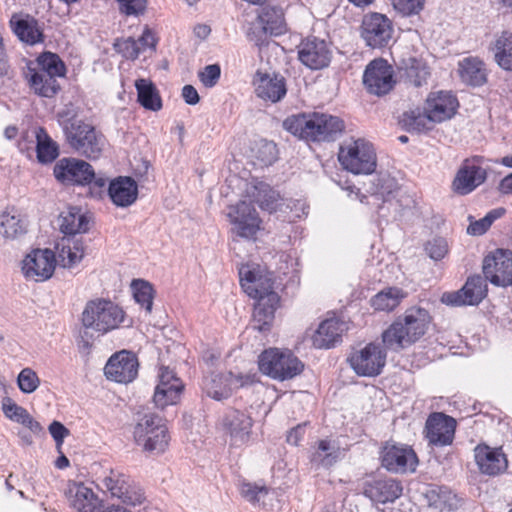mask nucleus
Wrapping results in <instances>:
<instances>
[{
	"label": "nucleus",
	"mask_w": 512,
	"mask_h": 512,
	"mask_svg": "<svg viewBox=\"0 0 512 512\" xmlns=\"http://www.w3.org/2000/svg\"><path fill=\"white\" fill-rule=\"evenodd\" d=\"M239 277L243 291L256 301L251 327L261 333L269 332L280 302L279 295L274 291L272 274L247 265L240 268Z\"/></svg>",
	"instance_id": "obj_1"
},
{
	"label": "nucleus",
	"mask_w": 512,
	"mask_h": 512,
	"mask_svg": "<svg viewBox=\"0 0 512 512\" xmlns=\"http://www.w3.org/2000/svg\"><path fill=\"white\" fill-rule=\"evenodd\" d=\"M432 322L429 311L420 306L407 308L382 333V341L387 349L400 351L422 338Z\"/></svg>",
	"instance_id": "obj_2"
},
{
	"label": "nucleus",
	"mask_w": 512,
	"mask_h": 512,
	"mask_svg": "<svg viewBox=\"0 0 512 512\" xmlns=\"http://www.w3.org/2000/svg\"><path fill=\"white\" fill-rule=\"evenodd\" d=\"M283 127L300 139L320 142L335 140L344 131L345 125L337 116L312 112L287 117Z\"/></svg>",
	"instance_id": "obj_3"
},
{
	"label": "nucleus",
	"mask_w": 512,
	"mask_h": 512,
	"mask_svg": "<svg viewBox=\"0 0 512 512\" xmlns=\"http://www.w3.org/2000/svg\"><path fill=\"white\" fill-rule=\"evenodd\" d=\"M89 220L78 207H69L61 214L60 230L65 235L57 244L56 251L63 267H72L84 256L83 242L74 238L76 234L87 232Z\"/></svg>",
	"instance_id": "obj_4"
},
{
	"label": "nucleus",
	"mask_w": 512,
	"mask_h": 512,
	"mask_svg": "<svg viewBox=\"0 0 512 512\" xmlns=\"http://www.w3.org/2000/svg\"><path fill=\"white\" fill-rule=\"evenodd\" d=\"M124 310L111 300H89L81 313L80 321L85 330L105 335L118 329L125 320Z\"/></svg>",
	"instance_id": "obj_5"
},
{
	"label": "nucleus",
	"mask_w": 512,
	"mask_h": 512,
	"mask_svg": "<svg viewBox=\"0 0 512 512\" xmlns=\"http://www.w3.org/2000/svg\"><path fill=\"white\" fill-rule=\"evenodd\" d=\"M259 370L272 379L284 381L302 373L304 364L290 350L269 348L258 358Z\"/></svg>",
	"instance_id": "obj_6"
},
{
	"label": "nucleus",
	"mask_w": 512,
	"mask_h": 512,
	"mask_svg": "<svg viewBox=\"0 0 512 512\" xmlns=\"http://www.w3.org/2000/svg\"><path fill=\"white\" fill-rule=\"evenodd\" d=\"M338 159L353 174H372L377 167L373 145L365 139H351L340 147Z\"/></svg>",
	"instance_id": "obj_7"
},
{
	"label": "nucleus",
	"mask_w": 512,
	"mask_h": 512,
	"mask_svg": "<svg viewBox=\"0 0 512 512\" xmlns=\"http://www.w3.org/2000/svg\"><path fill=\"white\" fill-rule=\"evenodd\" d=\"M134 440L145 452L163 453L169 444L168 429L156 414L145 415L134 427Z\"/></svg>",
	"instance_id": "obj_8"
},
{
	"label": "nucleus",
	"mask_w": 512,
	"mask_h": 512,
	"mask_svg": "<svg viewBox=\"0 0 512 512\" xmlns=\"http://www.w3.org/2000/svg\"><path fill=\"white\" fill-rule=\"evenodd\" d=\"M64 136L70 148L90 159L99 158L105 146L104 135L84 121L75 126L71 125Z\"/></svg>",
	"instance_id": "obj_9"
},
{
	"label": "nucleus",
	"mask_w": 512,
	"mask_h": 512,
	"mask_svg": "<svg viewBox=\"0 0 512 512\" xmlns=\"http://www.w3.org/2000/svg\"><path fill=\"white\" fill-rule=\"evenodd\" d=\"M257 381L256 373H211L203 378L202 389L208 397L221 401L229 398L234 391Z\"/></svg>",
	"instance_id": "obj_10"
},
{
	"label": "nucleus",
	"mask_w": 512,
	"mask_h": 512,
	"mask_svg": "<svg viewBox=\"0 0 512 512\" xmlns=\"http://www.w3.org/2000/svg\"><path fill=\"white\" fill-rule=\"evenodd\" d=\"M101 485L111 497L127 506L141 505L146 497L142 488L127 474L111 469L101 480Z\"/></svg>",
	"instance_id": "obj_11"
},
{
	"label": "nucleus",
	"mask_w": 512,
	"mask_h": 512,
	"mask_svg": "<svg viewBox=\"0 0 512 512\" xmlns=\"http://www.w3.org/2000/svg\"><path fill=\"white\" fill-rule=\"evenodd\" d=\"M394 33L392 21L384 14L373 12L363 17L361 37L372 49L389 46Z\"/></svg>",
	"instance_id": "obj_12"
},
{
	"label": "nucleus",
	"mask_w": 512,
	"mask_h": 512,
	"mask_svg": "<svg viewBox=\"0 0 512 512\" xmlns=\"http://www.w3.org/2000/svg\"><path fill=\"white\" fill-rule=\"evenodd\" d=\"M487 172L482 167V157L466 158L460 165L452 181V190L458 195H467L482 185Z\"/></svg>",
	"instance_id": "obj_13"
},
{
	"label": "nucleus",
	"mask_w": 512,
	"mask_h": 512,
	"mask_svg": "<svg viewBox=\"0 0 512 512\" xmlns=\"http://www.w3.org/2000/svg\"><path fill=\"white\" fill-rule=\"evenodd\" d=\"M382 466L392 473L414 472L418 464L415 451L406 445L386 443L380 452Z\"/></svg>",
	"instance_id": "obj_14"
},
{
	"label": "nucleus",
	"mask_w": 512,
	"mask_h": 512,
	"mask_svg": "<svg viewBox=\"0 0 512 512\" xmlns=\"http://www.w3.org/2000/svg\"><path fill=\"white\" fill-rule=\"evenodd\" d=\"M386 352L377 344L369 343L350 355L348 361L359 376L373 377L382 372L386 363Z\"/></svg>",
	"instance_id": "obj_15"
},
{
	"label": "nucleus",
	"mask_w": 512,
	"mask_h": 512,
	"mask_svg": "<svg viewBox=\"0 0 512 512\" xmlns=\"http://www.w3.org/2000/svg\"><path fill=\"white\" fill-rule=\"evenodd\" d=\"M487 295L486 279L480 275L469 277L464 286L453 292H446L442 295V303L448 306H474L478 305Z\"/></svg>",
	"instance_id": "obj_16"
},
{
	"label": "nucleus",
	"mask_w": 512,
	"mask_h": 512,
	"mask_svg": "<svg viewBox=\"0 0 512 512\" xmlns=\"http://www.w3.org/2000/svg\"><path fill=\"white\" fill-rule=\"evenodd\" d=\"M483 273L486 281L493 285L508 287L512 285V252L498 249L485 257Z\"/></svg>",
	"instance_id": "obj_17"
},
{
	"label": "nucleus",
	"mask_w": 512,
	"mask_h": 512,
	"mask_svg": "<svg viewBox=\"0 0 512 512\" xmlns=\"http://www.w3.org/2000/svg\"><path fill=\"white\" fill-rule=\"evenodd\" d=\"M456 420L441 412L430 414L425 423V438L430 446L444 447L453 443Z\"/></svg>",
	"instance_id": "obj_18"
},
{
	"label": "nucleus",
	"mask_w": 512,
	"mask_h": 512,
	"mask_svg": "<svg viewBox=\"0 0 512 512\" xmlns=\"http://www.w3.org/2000/svg\"><path fill=\"white\" fill-rule=\"evenodd\" d=\"M363 84L371 94H387L395 84L392 67L382 58L371 61L364 71Z\"/></svg>",
	"instance_id": "obj_19"
},
{
	"label": "nucleus",
	"mask_w": 512,
	"mask_h": 512,
	"mask_svg": "<svg viewBox=\"0 0 512 512\" xmlns=\"http://www.w3.org/2000/svg\"><path fill=\"white\" fill-rule=\"evenodd\" d=\"M55 178L65 185L86 186L93 177V167L86 161L76 158H62L54 166Z\"/></svg>",
	"instance_id": "obj_20"
},
{
	"label": "nucleus",
	"mask_w": 512,
	"mask_h": 512,
	"mask_svg": "<svg viewBox=\"0 0 512 512\" xmlns=\"http://www.w3.org/2000/svg\"><path fill=\"white\" fill-rule=\"evenodd\" d=\"M26 278L45 281L51 278L56 266L55 254L49 249H35L22 262Z\"/></svg>",
	"instance_id": "obj_21"
},
{
	"label": "nucleus",
	"mask_w": 512,
	"mask_h": 512,
	"mask_svg": "<svg viewBox=\"0 0 512 512\" xmlns=\"http://www.w3.org/2000/svg\"><path fill=\"white\" fill-rule=\"evenodd\" d=\"M228 217L234 225L235 233L242 238L252 239L260 229L258 213L252 203L247 201H240L231 207Z\"/></svg>",
	"instance_id": "obj_22"
},
{
	"label": "nucleus",
	"mask_w": 512,
	"mask_h": 512,
	"mask_svg": "<svg viewBox=\"0 0 512 512\" xmlns=\"http://www.w3.org/2000/svg\"><path fill=\"white\" fill-rule=\"evenodd\" d=\"M138 366L135 354L123 350L109 358L104 373L109 380L118 383H130L137 377Z\"/></svg>",
	"instance_id": "obj_23"
},
{
	"label": "nucleus",
	"mask_w": 512,
	"mask_h": 512,
	"mask_svg": "<svg viewBox=\"0 0 512 512\" xmlns=\"http://www.w3.org/2000/svg\"><path fill=\"white\" fill-rule=\"evenodd\" d=\"M184 385L176 377L175 373L168 367H161L159 373V383L157 384L153 396V401L158 408H165L168 405L176 404L181 397Z\"/></svg>",
	"instance_id": "obj_24"
},
{
	"label": "nucleus",
	"mask_w": 512,
	"mask_h": 512,
	"mask_svg": "<svg viewBox=\"0 0 512 512\" xmlns=\"http://www.w3.org/2000/svg\"><path fill=\"white\" fill-rule=\"evenodd\" d=\"M402 492L401 482L389 477L367 480L363 486V494L371 501L380 504L394 502Z\"/></svg>",
	"instance_id": "obj_25"
},
{
	"label": "nucleus",
	"mask_w": 512,
	"mask_h": 512,
	"mask_svg": "<svg viewBox=\"0 0 512 512\" xmlns=\"http://www.w3.org/2000/svg\"><path fill=\"white\" fill-rule=\"evenodd\" d=\"M222 425L230 436L231 445L242 446L249 442L253 420L247 413L229 410L222 419Z\"/></svg>",
	"instance_id": "obj_26"
},
{
	"label": "nucleus",
	"mask_w": 512,
	"mask_h": 512,
	"mask_svg": "<svg viewBox=\"0 0 512 512\" xmlns=\"http://www.w3.org/2000/svg\"><path fill=\"white\" fill-rule=\"evenodd\" d=\"M298 58L308 68L318 70L329 65L331 50L325 40L311 37L300 44Z\"/></svg>",
	"instance_id": "obj_27"
},
{
	"label": "nucleus",
	"mask_w": 512,
	"mask_h": 512,
	"mask_svg": "<svg viewBox=\"0 0 512 512\" xmlns=\"http://www.w3.org/2000/svg\"><path fill=\"white\" fill-rule=\"evenodd\" d=\"M474 457L480 472L489 476H496L508 467V460L502 448L477 445L474 449Z\"/></svg>",
	"instance_id": "obj_28"
},
{
	"label": "nucleus",
	"mask_w": 512,
	"mask_h": 512,
	"mask_svg": "<svg viewBox=\"0 0 512 512\" xmlns=\"http://www.w3.org/2000/svg\"><path fill=\"white\" fill-rule=\"evenodd\" d=\"M256 76L257 78L254 81V85L257 97L272 103H277L285 97L287 87L283 76L260 72H257Z\"/></svg>",
	"instance_id": "obj_29"
},
{
	"label": "nucleus",
	"mask_w": 512,
	"mask_h": 512,
	"mask_svg": "<svg viewBox=\"0 0 512 512\" xmlns=\"http://www.w3.org/2000/svg\"><path fill=\"white\" fill-rule=\"evenodd\" d=\"M458 107L457 98L450 92L430 93L426 100V110L432 122H442L450 119Z\"/></svg>",
	"instance_id": "obj_30"
},
{
	"label": "nucleus",
	"mask_w": 512,
	"mask_h": 512,
	"mask_svg": "<svg viewBox=\"0 0 512 512\" xmlns=\"http://www.w3.org/2000/svg\"><path fill=\"white\" fill-rule=\"evenodd\" d=\"M68 495L71 506L78 512H101L102 501L92 488L84 483H71Z\"/></svg>",
	"instance_id": "obj_31"
},
{
	"label": "nucleus",
	"mask_w": 512,
	"mask_h": 512,
	"mask_svg": "<svg viewBox=\"0 0 512 512\" xmlns=\"http://www.w3.org/2000/svg\"><path fill=\"white\" fill-rule=\"evenodd\" d=\"M107 192L114 205L128 207L137 200L138 185L132 177L119 176L109 183Z\"/></svg>",
	"instance_id": "obj_32"
},
{
	"label": "nucleus",
	"mask_w": 512,
	"mask_h": 512,
	"mask_svg": "<svg viewBox=\"0 0 512 512\" xmlns=\"http://www.w3.org/2000/svg\"><path fill=\"white\" fill-rule=\"evenodd\" d=\"M398 72L403 82L415 87H421L426 84L430 77V69L427 63L417 57L402 59L398 64Z\"/></svg>",
	"instance_id": "obj_33"
},
{
	"label": "nucleus",
	"mask_w": 512,
	"mask_h": 512,
	"mask_svg": "<svg viewBox=\"0 0 512 512\" xmlns=\"http://www.w3.org/2000/svg\"><path fill=\"white\" fill-rule=\"evenodd\" d=\"M345 456L339 442L334 439L326 438L319 440L314 451L311 454V463L323 468H330Z\"/></svg>",
	"instance_id": "obj_34"
},
{
	"label": "nucleus",
	"mask_w": 512,
	"mask_h": 512,
	"mask_svg": "<svg viewBox=\"0 0 512 512\" xmlns=\"http://www.w3.org/2000/svg\"><path fill=\"white\" fill-rule=\"evenodd\" d=\"M458 73L461 81L472 87H481L488 80L486 64L479 57L469 56L460 60Z\"/></svg>",
	"instance_id": "obj_35"
},
{
	"label": "nucleus",
	"mask_w": 512,
	"mask_h": 512,
	"mask_svg": "<svg viewBox=\"0 0 512 512\" xmlns=\"http://www.w3.org/2000/svg\"><path fill=\"white\" fill-rule=\"evenodd\" d=\"M346 329V324L337 318L322 321L312 337L313 346L318 349H329L335 346Z\"/></svg>",
	"instance_id": "obj_36"
},
{
	"label": "nucleus",
	"mask_w": 512,
	"mask_h": 512,
	"mask_svg": "<svg viewBox=\"0 0 512 512\" xmlns=\"http://www.w3.org/2000/svg\"><path fill=\"white\" fill-rule=\"evenodd\" d=\"M26 79L31 90L41 97L52 98L60 90V85L56 78L35 67L28 66Z\"/></svg>",
	"instance_id": "obj_37"
},
{
	"label": "nucleus",
	"mask_w": 512,
	"mask_h": 512,
	"mask_svg": "<svg viewBox=\"0 0 512 512\" xmlns=\"http://www.w3.org/2000/svg\"><path fill=\"white\" fill-rule=\"evenodd\" d=\"M27 232V221L14 208L0 215V234L6 239H17Z\"/></svg>",
	"instance_id": "obj_38"
},
{
	"label": "nucleus",
	"mask_w": 512,
	"mask_h": 512,
	"mask_svg": "<svg viewBox=\"0 0 512 512\" xmlns=\"http://www.w3.org/2000/svg\"><path fill=\"white\" fill-rule=\"evenodd\" d=\"M257 23L263 25L269 35H281L286 32L284 12L279 6H263L257 15Z\"/></svg>",
	"instance_id": "obj_39"
},
{
	"label": "nucleus",
	"mask_w": 512,
	"mask_h": 512,
	"mask_svg": "<svg viewBox=\"0 0 512 512\" xmlns=\"http://www.w3.org/2000/svg\"><path fill=\"white\" fill-rule=\"evenodd\" d=\"M408 296V293L398 287H387L370 299V305L375 311L390 312L397 308Z\"/></svg>",
	"instance_id": "obj_40"
},
{
	"label": "nucleus",
	"mask_w": 512,
	"mask_h": 512,
	"mask_svg": "<svg viewBox=\"0 0 512 512\" xmlns=\"http://www.w3.org/2000/svg\"><path fill=\"white\" fill-rule=\"evenodd\" d=\"M2 410L4 415L12 421L22 424L33 433L41 431L40 424L33 419L28 411L16 404L12 399L6 397L2 401Z\"/></svg>",
	"instance_id": "obj_41"
},
{
	"label": "nucleus",
	"mask_w": 512,
	"mask_h": 512,
	"mask_svg": "<svg viewBox=\"0 0 512 512\" xmlns=\"http://www.w3.org/2000/svg\"><path fill=\"white\" fill-rule=\"evenodd\" d=\"M137 90V99L142 107L151 111H158L162 108L161 97L152 83L148 79H138L135 82Z\"/></svg>",
	"instance_id": "obj_42"
},
{
	"label": "nucleus",
	"mask_w": 512,
	"mask_h": 512,
	"mask_svg": "<svg viewBox=\"0 0 512 512\" xmlns=\"http://www.w3.org/2000/svg\"><path fill=\"white\" fill-rule=\"evenodd\" d=\"M14 33L18 38L30 45L43 41V33L34 18L11 20Z\"/></svg>",
	"instance_id": "obj_43"
},
{
	"label": "nucleus",
	"mask_w": 512,
	"mask_h": 512,
	"mask_svg": "<svg viewBox=\"0 0 512 512\" xmlns=\"http://www.w3.org/2000/svg\"><path fill=\"white\" fill-rule=\"evenodd\" d=\"M495 62L504 70L512 71V32L504 31L492 48Z\"/></svg>",
	"instance_id": "obj_44"
},
{
	"label": "nucleus",
	"mask_w": 512,
	"mask_h": 512,
	"mask_svg": "<svg viewBox=\"0 0 512 512\" xmlns=\"http://www.w3.org/2000/svg\"><path fill=\"white\" fill-rule=\"evenodd\" d=\"M251 198L262 210L273 212L277 209L279 195L270 185L258 182L252 187Z\"/></svg>",
	"instance_id": "obj_45"
},
{
	"label": "nucleus",
	"mask_w": 512,
	"mask_h": 512,
	"mask_svg": "<svg viewBox=\"0 0 512 512\" xmlns=\"http://www.w3.org/2000/svg\"><path fill=\"white\" fill-rule=\"evenodd\" d=\"M37 139V159L40 163H51L59 155V147L55 141L46 133L43 128H40L36 134Z\"/></svg>",
	"instance_id": "obj_46"
},
{
	"label": "nucleus",
	"mask_w": 512,
	"mask_h": 512,
	"mask_svg": "<svg viewBox=\"0 0 512 512\" xmlns=\"http://www.w3.org/2000/svg\"><path fill=\"white\" fill-rule=\"evenodd\" d=\"M401 122L407 131L420 133L431 129L429 124L432 120L426 109L422 111L420 108H416L405 112Z\"/></svg>",
	"instance_id": "obj_47"
},
{
	"label": "nucleus",
	"mask_w": 512,
	"mask_h": 512,
	"mask_svg": "<svg viewBox=\"0 0 512 512\" xmlns=\"http://www.w3.org/2000/svg\"><path fill=\"white\" fill-rule=\"evenodd\" d=\"M37 69L54 77H64L66 74V66L61 58L52 52H44L37 57Z\"/></svg>",
	"instance_id": "obj_48"
},
{
	"label": "nucleus",
	"mask_w": 512,
	"mask_h": 512,
	"mask_svg": "<svg viewBox=\"0 0 512 512\" xmlns=\"http://www.w3.org/2000/svg\"><path fill=\"white\" fill-rule=\"evenodd\" d=\"M399 189L397 180L388 174L378 176L372 184L371 194L383 202L390 201L395 197Z\"/></svg>",
	"instance_id": "obj_49"
},
{
	"label": "nucleus",
	"mask_w": 512,
	"mask_h": 512,
	"mask_svg": "<svg viewBox=\"0 0 512 512\" xmlns=\"http://www.w3.org/2000/svg\"><path fill=\"white\" fill-rule=\"evenodd\" d=\"M131 288L135 301L146 311L151 313L154 299L153 286L142 279L132 281Z\"/></svg>",
	"instance_id": "obj_50"
},
{
	"label": "nucleus",
	"mask_w": 512,
	"mask_h": 512,
	"mask_svg": "<svg viewBox=\"0 0 512 512\" xmlns=\"http://www.w3.org/2000/svg\"><path fill=\"white\" fill-rule=\"evenodd\" d=\"M254 150L256 159L262 165L269 166L277 160L276 144L272 141L260 140Z\"/></svg>",
	"instance_id": "obj_51"
},
{
	"label": "nucleus",
	"mask_w": 512,
	"mask_h": 512,
	"mask_svg": "<svg viewBox=\"0 0 512 512\" xmlns=\"http://www.w3.org/2000/svg\"><path fill=\"white\" fill-rule=\"evenodd\" d=\"M17 384L21 392L30 394L39 387L40 378L33 369L26 367L18 374Z\"/></svg>",
	"instance_id": "obj_52"
},
{
	"label": "nucleus",
	"mask_w": 512,
	"mask_h": 512,
	"mask_svg": "<svg viewBox=\"0 0 512 512\" xmlns=\"http://www.w3.org/2000/svg\"><path fill=\"white\" fill-rule=\"evenodd\" d=\"M118 5L119 13L124 16L139 17L147 10V0H114Z\"/></svg>",
	"instance_id": "obj_53"
},
{
	"label": "nucleus",
	"mask_w": 512,
	"mask_h": 512,
	"mask_svg": "<svg viewBox=\"0 0 512 512\" xmlns=\"http://www.w3.org/2000/svg\"><path fill=\"white\" fill-rule=\"evenodd\" d=\"M79 109L72 103L66 104L58 113L57 119L59 125L62 127L63 133L67 132V128L75 126L83 120L78 119Z\"/></svg>",
	"instance_id": "obj_54"
},
{
	"label": "nucleus",
	"mask_w": 512,
	"mask_h": 512,
	"mask_svg": "<svg viewBox=\"0 0 512 512\" xmlns=\"http://www.w3.org/2000/svg\"><path fill=\"white\" fill-rule=\"evenodd\" d=\"M114 48L124 58L130 60L137 59L141 53V48L138 41L132 37L117 40L114 44Z\"/></svg>",
	"instance_id": "obj_55"
},
{
	"label": "nucleus",
	"mask_w": 512,
	"mask_h": 512,
	"mask_svg": "<svg viewBox=\"0 0 512 512\" xmlns=\"http://www.w3.org/2000/svg\"><path fill=\"white\" fill-rule=\"evenodd\" d=\"M426 254L434 261L442 260L449 252L448 242L445 238L436 237L425 244Z\"/></svg>",
	"instance_id": "obj_56"
},
{
	"label": "nucleus",
	"mask_w": 512,
	"mask_h": 512,
	"mask_svg": "<svg viewBox=\"0 0 512 512\" xmlns=\"http://www.w3.org/2000/svg\"><path fill=\"white\" fill-rule=\"evenodd\" d=\"M239 490L241 496L251 503L259 502L262 496L268 494V488L265 485H258L246 481L240 483Z\"/></svg>",
	"instance_id": "obj_57"
},
{
	"label": "nucleus",
	"mask_w": 512,
	"mask_h": 512,
	"mask_svg": "<svg viewBox=\"0 0 512 512\" xmlns=\"http://www.w3.org/2000/svg\"><path fill=\"white\" fill-rule=\"evenodd\" d=\"M393 8L403 16H412L419 14L423 8L425 0H391Z\"/></svg>",
	"instance_id": "obj_58"
},
{
	"label": "nucleus",
	"mask_w": 512,
	"mask_h": 512,
	"mask_svg": "<svg viewBox=\"0 0 512 512\" xmlns=\"http://www.w3.org/2000/svg\"><path fill=\"white\" fill-rule=\"evenodd\" d=\"M221 75L220 66L217 64H211L206 66L202 71L199 72L198 76L202 84L207 88L214 87Z\"/></svg>",
	"instance_id": "obj_59"
},
{
	"label": "nucleus",
	"mask_w": 512,
	"mask_h": 512,
	"mask_svg": "<svg viewBox=\"0 0 512 512\" xmlns=\"http://www.w3.org/2000/svg\"><path fill=\"white\" fill-rule=\"evenodd\" d=\"M88 193L93 198H102L105 194L107 187V179L103 176H97L93 170V177L87 181Z\"/></svg>",
	"instance_id": "obj_60"
},
{
	"label": "nucleus",
	"mask_w": 512,
	"mask_h": 512,
	"mask_svg": "<svg viewBox=\"0 0 512 512\" xmlns=\"http://www.w3.org/2000/svg\"><path fill=\"white\" fill-rule=\"evenodd\" d=\"M268 30L261 24H252L247 32V38L256 46L261 47L267 40Z\"/></svg>",
	"instance_id": "obj_61"
},
{
	"label": "nucleus",
	"mask_w": 512,
	"mask_h": 512,
	"mask_svg": "<svg viewBox=\"0 0 512 512\" xmlns=\"http://www.w3.org/2000/svg\"><path fill=\"white\" fill-rule=\"evenodd\" d=\"M137 41L140 45L141 52L147 49H150L152 51L156 50L157 39L155 38L154 33L147 26L145 27L142 35L139 37Z\"/></svg>",
	"instance_id": "obj_62"
},
{
	"label": "nucleus",
	"mask_w": 512,
	"mask_h": 512,
	"mask_svg": "<svg viewBox=\"0 0 512 512\" xmlns=\"http://www.w3.org/2000/svg\"><path fill=\"white\" fill-rule=\"evenodd\" d=\"M49 432L57 445L63 443L64 438L69 434V430L60 422L53 421L49 426Z\"/></svg>",
	"instance_id": "obj_63"
},
{
	"label": "nucleus",
	"mask_w": 512,
	"mask_h": 512,
	"mask_svg": "<svg viewBox=\"0 0 512 512\" xmlns=\"http://www.w3.org/2000/svg\"><path fill=\"white\" fill-rule=\"evenodd\" d=\"M491 226V220L486 217L482 219L471 222L467 228V233L470 235H482L484 234Z\"/></svg>",
	"instance_id": "obj_64"
}]
</instances>
